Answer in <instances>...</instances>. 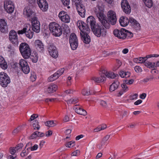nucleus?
I'll use <instances>...</instances> for the list:
<instances>
[{
	"instance_id": "f257e3e1",
	"label": "nucleus",
	"mask_w": 159,
	"mask_h": 159,
	"mask_svg": "<svg viewBox=\"0 0 159 159\" xmlns=\"http://www.w3.org/2000/svg\"><path fill=\"white\" fill-rule=\"evenodd\" d=\"M104 7L103 5L99 3L97 4L96 7L94 9L97 16L99 20L102 25L106 28L109 27V24L107 22L105 16L104 14Z\"/></svg>"
},
{
	"instance_id": "f03ea898",
	"label": "nucleus",
	"mask_w": 159,
	"mask_h": 159,
	"mask_svg": "<svg viewBox=\"0 0 159 159\" xmlns=\"http://www.w3.org/2000/svg\"><path fill=\"white\" fill-rule=\"evenodd\" d=\"M20 52L24 58L27 59L31 55V50L29 45L26 43H22L19 47Z\"/></svg>"
},
{
	"instance_id": "7ed1b4c3",
	"label": "nucleus",
	"mask_w": 159,
	"mask_h": 159,
	"mask_svg": "<svg viewBox=\"0 0 159 159\" xmlns=\"http://www.w3.org/2000/svg\"><path fill=\"white\" fill-rule=\"evenodd\" d=\"M50 32L56 37H59L62 34V30L60 25L55 22L50 23L49 25Z\"/></svg>"
},
{
	"instance_id": "20e7f679",
	"label": "nucleus",
	"mask_w": 159,
	"mask_h": 159,
	"mask_svg": "<svg viewBox=\"0 0 159 159\" xmlns=\"http://www.w3.org/2000/svg\"><path fill=\"white\" fill-rule=\"evenodd\" d=\"M92 30L94 34L98 37H104L107 35L106 30L102 26L98 25Z\"/></svg>"
},
{
	"instance_id": "39448f33",
	"label": "nucleus",
	"mask_w": 159,
	"mask_h": 159,
	"mask_svg": "<svg viewBox=\"0 0 159 159\" xmlns=\"http://www.w3.org/2000/svg\"><path fill=\"white\" fill-rule=\"evenodd\" d=\"M10 83V79L8 75L3 72H0V84L6 87Z\"/></svg>"
},
{
	"instance_id": "423d86ee",
	"label": "nucleus",
	"mask_w": 159,
	"mask_h": 159,
	"mask_svg": "<svg viewBox=\"0 0 159 159\" xmlns=\"http://www.w3.org/2000/svg\"><path fill=\"white\" fill-rule=\"evenodd\" d=\"M67 70V67H66L59 69L53 75H51L48 78V80L49 81L51 82L56 80L63 73L66 72Z\"/></svg>"
},
{
	"instance_id": "0eeeda50",
	"label": "nucleus",
	"mask_w": 159,
	"mask_h": 159,
	"mask_svg": "<svg viewBox=\"0 0 159 159\" xmlns=\"http://www.w3.org/2000/svg\"><path fill=\"white\" fill-rule=\"evenodd\" d=\"M4 8L7 13H12L14 10L13 2L11 0H5L4 2Z\"/></svg>"
},
{
	"instance_id": "6e6552de",
	"label": "nucleus",
	"mask_w": 159,
	"mask_h": 159,
	"mask_svg": "<svg viewBox=\"0 0 159 159\" xmlns=\"http://www.w3.org/2000/svg\"><path fill=\"white\" fill-rule=\"evenodd\" d=\"M20 68L25 74H28L30 71V68L26 60L24 59H20L19 62Z\"/></svg>"
},
{
	"instance_id": "1a4fd4ad",
	"label": "nucleus",
	"mask_w": 159,
	"mask_h": 159,
	"mask_svg": "<svg viewBox=\"0 0 159 159\" xmlns=\"http://www.w3.org/2000/svg\"><path fill=\"white\" fill-rule=\"evenodd\" d=\"M31 26L32 30L36 33H38L40 31V24L36 16L32 18Z\"/></svg>"
},
{
	"instance_id": "9d476101",
	"label": "nucleus",
	"mask_w": 159,
	"mask_h": 159,
	"mask_svg": "<svg viewBox=\"0 0 159 159\" xmlns=\"http://www.w3.org/2000/svg\"><path fill=\"white\" fill-rule=\"evenodd\" d=\"M69 43L71 48L73 50H75L78 46V41L77 36L74 33H72L70 36Z\"/></svg>"
},
{
	"instance_id": "9b49d317",
	"label": "nucleus",
	"mask_w": 159,
	"mask_h": 159,
	"mask_svg": "<svg viewBox=\"0 0 159 159\" xmlns=\"http://www.w3.org/2000/svg\"><path fill=\"white\" fill-rule=\"evenodd\" d=\"M108 20L112 25H115L116 21V16L115 11L112 10H110L107 13Z\"/></svg>"
},
{
	"instance_id": "f8f14e48",
	"label": "nucleus",
	"mask_w": 159,
	"mask_h": 159,
	"mask_svg": "<svg viewBox=\"0 0 159 159\" xmlns=\"http://www.w3.org/2000/svg\"><path fill=\"white\" fill-rule=\"evenodd\" d=\"M37 3L40 10L43 12L47 11L48 5L46 0H37Z\"/></svg>"
},
{
	"instance_id": "ddd939ff",
	"label": "nucleus",
	"mask_w": 159,
	"mask_h": 159,
	"mask_svg": "<svg viewBox=\"0 0 159 159\" xmlns=\"http://www.w3.org/2000/svg\"><path fill=\"white\" fill-rule=\"evenodd\" d=\"M58 16L60 19L63 22L67 23L70 22V17L66 12L61 11L59 12Z\"/></svg>"
},
{
	"instance_id": "4468645a",
	"label": "nucleus",
	"mask_w": 159,
	"mask_h": 159,
	"mask_svg": "<svg viewBox=\"0 0 159 159\" xmlns=\"http://www.w3.org/2000/svg\"><path fill=\"white\" fill-rule=\"evenodd\" d=\"M23 14L25 17L29 19L31 18L32 16L34 15L35 13L30 6H28L24 8Z\"/></svg>"
},
{
	"instance_id": "2eb2a0df",
	"label": "nucleus",
	"mask_w": 159,
	"mask_h": 159,
	"mask_svg": "<svg viewBox=\"0 0 159 159\" xmlns=\"http://www.w3.org/2000/svg\"><path fill=\"white\" fill-rule=\"evenodd\" d=\"M121 7L123 11L126 14L130 13L131 8L127 0H122L121 2Z\"/></svg>"
},
{
	"instance_id": "dca6fc26",
	"label": "nucleus",
	"mask_w": 159,
	"mask_h": 159,
	"mask_svg": "<svg viewBox=\"0 0 159 159\" xmlns=\"http://www.w3.org/2000/svg\"><path fill=\"white\" fill-rule=\"evenodd\" d=\"M125 32L126 30L122 28L120 30H115L113 31V34L116 37L119 39H125Z\"/></svg>"
},
{
	"instance_id": "f3484780",
	"label": "nucleus",
	"mask_w": 159,
	"mask_h": 159,
	"mask_svg": "<svg viewBox=\"0 0 159 159\" xmlns=\"http://www.w3.org/2000/svg\"><path fill=\"white\" fill-rule=\"evenodd\" d=\"M89 33V29L87 28L86 31L84 32H80L82 39L84 42L86 44H88L90 42V38L88 35Z\"/></svg>"
},
{
	"instance_id": "a211bd4d",
	"label": "nucleus",
	"mask_w": 159,
	"mask_h": 159,
	"mask_svg": "<svg viewBox=\"0 0 159 159\" xmlns=\"http://www.w3.org/2000/svg\"><path fill=\"white\" fill-rule=\"evenodd\" d=\"M48 52L50 55L53 58L58 57V54L56 47L54 45H50L48 48Z\"/></svg>"
},
{
	"instance_id": "6ab92c4d",
	"label": "nucleus",
	"mask_w": 159,
	"mask_h": 159,
	"mask_svg": "<svg viewBox=\"0 0 159 159\" xmlns=\"http://www.w3.org/2000/svg\"><path fill=\"white\" fill-rule=\"evenodd\" d=\"M9 38L11 41L13 43H16L18 42V37L17 33L14 30L10 31L9 33Z\"/></svg>"
},
{
	"instance_id": "aec40b11",
	"label": "nucleus",
	"mask_w": 159,
	"mask_h": 159,
	"mask_svg": "<svg viewBox=\"0 0 159 159\" xmlns=\"http://www.w3.org/2000/svg\"><path fill=\"white\" fill-rule=\"evenodd\" d=\"M34 43L35 48L38 51L41 52L43 50L44 45L41 41L37 39L34 41Z\"/></svg>"
},
{
	"instance_id": "412c9836",
	"label": "nucleus",
	"mask_w": 159,
	"mask_h": 159,
	"mask_svg": "<svg viewBox=\"0 0 159 159\" xmlns=\"http://www.w3.org/2000/svg\"><path fill=\"white\" fill-rule=\"evenodd\" d=\"M8 26L6 21L4 19H0V31L2 33L7 32Z\"/></svg>"
},
{
	"instance_id": "4be33fe9",
	"label": "nucleus",
	"mask_w": 159,
	"mask_h": 159,
	"mask_svg": "<svg viewBox=\"0 0 159 159\" xmlns=\"http://www.w3.org/2000/svg\"><path fill=\"white\" fill-rule=\"evenodd\" d=\"M130 23L132 27L135 30H139L140 29L141 27L139 23L134 18H129Z\"/></svg>"
},
{
	"instance_id": "5701e85b",
	"label": "nucleus",
	"mask_w": 159,
	"mask_h": 159,
	"mask_svg": "<svg viewBox=\"0 0 159 159\" xmlns=\"http://www.w3.org/2000/svg\"><path fill=\"white\" fill-rule=\"evenodd\" d=\"M76 8L79 15L82 17H84L85 16V11L84 6L82 5L78 4L76 5Z\"/></svg>"
},
{
	"instance_id": "b1692460",
	"label": "nucleus",
	"mask_w": 159,
	"mask_h": 159,
	"mask_svg": "<svg viewBox=\"0 0 159 159\" xmlns=\"http://www.w3.org/2000/svg\"><path fill=\"white\" fill-rule=\"evenodd\" d=\"M77 26L80 30V32H84L86 31L87 28H88L85 23L81 20H79L77 22Z\"/></svg>"
},
{
	"instance_id": "393cba45",
	"label": "nucleus",
	"mask_w": 159,
	"mask_h": 159,
	"mask_svg": "<svg viewBox=\"0 0 159 159\" xmlns=\"http://www.w3.org/2000/svg\"><path fill=\"white\" fill-rule=\"evenodd\" d=\"M119 22L122 26L125 27L130 23L129 18L128 19L126 17L121 16L119 19Z\"/></svg>"
},
{
	"instance_id": "a878e982",
	"label": "nucleus",
	"mask_w": 159,
	"mask_h": 159,
	"mask_svg": "<svg viewBox=\"0 0 159 159\" xmlns=\"http://www.w3.org/2000/svg\"><path fill=\"white\" fill-rule=\"evenodd\" d=\"M23 144L20 143L17 145L16 147L11 148L10 149V152L13 155L15 153L20 150L22 147Z\"/></svg>"
},
{
	"instance_id": "bb28decb",
	"label": "nucleus",
	"mask_w": 159,
	"mask_h": 159,
	"mask_svg": "<svg viewBox=\"0 0 159 159\" xmlns=\"http://www.w3.org/2000/svg\"><path fill=\"white\" fill-rule=\"evenodd\" d=\"M87 22L88 25L91 26L92 30L96 25L95 19L92 16H89L88 17Z\"/></svg>"
},
{
	"instance_id": "cd10ccee",
	"label": "nucleus",
	"mask_w": 159,
	"mask_h": 159,
	"mask_svg": "<svg viewBox=\"0 0 159 159\" xmlns=\"http://www.w3.org/2000/svg\"><path fill=\"white\" fill-rule=\"evenodd\" d=\"M100 77H93L92 80L95 82L97 83H100L103 82L106 80V78L104 75L102 73V71L99 74Z\"/></svg>"
},
{
	"instance_id": "c85d7f7f",
	"label": "nucleus",
	"mask_w": 159,
	"mask_h": 159,
	"mask_svg": "<svg viewBox=\"0 0 159 159\" xmlns=\"http://www.w3.org/2000/svg\"><path fill=\"white\" fill-rule=\"evenodd\" d=\"M73 108L75 112L78 114L84 116L85 115L87 114L86 111L81 108L80 106L75 105L74 106Z\"/></svg>"
},
{
	"instance_id": "c756f323",
	"label": "nucleus",
	"mask_w": 159,
	"mask_h": 159,
	"mask_svg": "<svg viewBox=\"0 0 159 159\" xmlns=\"http://www.w3.org/2000/svg\"><path fill=\"white\" fill-rule=\"evenodd\" d=\"M102 73L106 77L113 79L115 78L116 75L113 72L111 71H109L105 70H102Z\"/></svg>"
},
{
	"instance_id": "7c9ffc66",
	"label": "nucleus",
	"mask_w": 159,
	"mask_h": 159,
	"mask_svg": "<svg viewBox=\"0 0 159 159\" xmlns=\"http://www.w3.org/2000/svg\"><path fill=\"white\" fill-rule=\"evenodd\" d=\"M63 97L64 99L68 105L72 104H74L78 102V98H68V97L66 98L65 95H64Z\"/></svg>"
},
{
	"instance_id": "2f4dec72",
	"label": "nucleus",
	"mask_w": 159,
	"mask_h": 159,
	"mask_svg": "<svg viewBox=\"0 0 159 159\" xmlns=\"http://www.w3.org/2000/svg\"><path fill=\"white\" fill-rule=\"evenodd\" d=\"M57 85L51 84L48 86L47 91L49 93H53L57 90Z\"/></svg>"
},
{
	"instance_id": "473e14b6",
	"label": "nucleus",
	"mask_w": 159,
	"mask_h": 159,
	"mask_svg": "<svg viewBox=\"0 0 159 159\" xmlns=\"http://www.w3.org/2000/svg\"><path fill=\"white\" fill-rule=\"evenodd\" d=\"M30 29V26L29 24H25L24 26L23 29L19 30L18 31L17 33L19 34H22L25 33V32L27 31Z\"/></svg>"
},
{
	"instance_id": "72a5a7b5",
	"label": "nucleus",
	"mask_w": 159,
	"mask_h": 159,
	"mask_svg": "<svg viewBox=\"0 0 159 159\" xmlns=\"http://www.w3.org/2000/svg\"><path fill=\"white\" fill-rule=\"evenodd\" d=\"M0 66L3 69H6L8 66L7 62L2 56H0Z\"/></svg>"
},
{
	"instance_id": "f704fd0d",
	"label": "nucleus",
	"mask_w": 159,
	"mask_h": 159,
	"mask_svg": "<svg viewBox=\"0 0 159 159\" xmlns=\"http://www.w3.org/2000/svg\"><path fill=\"white\" fill-rule=\"evenodd\" d=\"M119 74L120 77L122 78H129L130 75V72L128 71L125 72L123 70L120 71Z\"/></svg>"
},
{
	"instance_id": "c9c22d12",
	"label": "nucleus",
	"mask_w": 159,
	"mask_h": 159,
	"mask_svg": "<svg viewBox=\"0 0 159 159\" xmlns=\"http://www.w3.org/2000/svg\"><path fill=\"white\" fill-rule=\"evenodd\" d=\"M119 82L118 81L114 82L110 86V91H113L117 89L119 86Z\"/></svg>"
},
{
	"instance_id": "e433bc0d",
	"label": "nucleus",
	"mask_w": 159,
	"mask_h": 159,
	"mask_svg": "<svg viewBox=\"0 0 159 159\" xmlns=\"http://www.w3.org/2000/svg\"><path fill=\"white\" fill-rule=\"evenodd\" d=\"M144 65L150 69L155 68V63L150 61H146L144 63Z\"/></svg>"
},
{
	"instance_id": "4c0bfd02",
	"label": "nucleus",
	"mask_w": 159,
	"mask_h": 159,
	"mask_svg": "<svg viewBox=\"0 0 159 159\" xmlns=\"http://www.w3.org/2000/svg\"><path fill=\"white\" fill-rule=\"evenodd\" d=\"M45 125L49 127H52L55 126L57 125L56 121L53 120H49L46 122L45 123Z\"/></svg>"
},
{
	"instance_id": "58836bf2",
	"label": "nucleus",
	"mask_w": 159,
	"mask_h": 159,
	"mask_svg": "<svg viewBox=\"0 0 159 159\" xmlns=\"http://www.w3.org/2000/svg\"><path fill=\"white\" fill-rule=\"evenodd\" d=\"M146 6L148 8L151 7L153 5L152 0H142Z\"/></svg>"
},
{
	"instance_id": "ea45409f",
	"label": "nucleus",
	"mask_w": 159,
	"mask_h": 159,
	"mask_svg": "<svg viewBox=\"0 0 159 159\" xmlns=\"http://www.w3.org/2000/svg\"><path fill=\"white\" fill-rule=\"evenodd\" d=\"M144 57H139L135 58L134 59V61L137 63H142L145 62V60Z\"/></svg>"
},
{
	"instance_id": "a19ab883",
	"label": "nucleus",
	"mask_w": 159,
	"mask_h": 159,
	"mask_svg": "<svg viewBox=\"0 0 159 159\" xmlns=\"http://www.w3.org/2000/svg\"><path fill=\"white\" fill-rule=\"evenodd\" d=\"M30 59L34 63L36 62L38 60V56L37 54L36 53H33L30 57Z\"/></svg>"
},
{
	"instance_id": "79ce46f5",
	"label": "nucleus",
	"mask_w": 159,
	"mask_h": 159,
	"mask_svg": "<svg viewBox=\"0 0 159 159\" xmlns=\"http://www.w3.org/2000/svg\"><path fill=\"white\" fill-rule=\"evenodd\" d=\"M25 33L26 37L29 39H31L32 38L34 34V33L31 31L30 29L25 32Z\"/></svg>"
},
{
	"instance_id": "37998d69",
	"label": "nucleus",
	"mask_w": 159,
	"mask_h": 159,
	"mask_svg": "<svg viewBox=\"0 0 159 159\" xmlns=\"http://www.w3.org/2000/svg\"><path fill=\"white\" fill-rule=\"evenodd\" d=\"M75 145V142L74 141L67 142L65 144L66 147L68 148H71Z\"/></svg>"
},
{
	"instance_id": "c03bdc74",
	"label": "nucleus",
	"mask_w": 159,
	"mask_h": 159,
	"mask_svg": "<svg viewBox=\"0 0 159 159\" xmlns=\"http://www.w3.org/2000/svg\"><path fill=\"white\" fill-rule=\"evenodd\" d=\"M73 92V91L70 89H69L67 90L64 92L62 94V97L64 98L63 96L64 95H65L66 98H67V97H68V98L70 97L69 94L72 93Z\"/></svg>"
},
{
	"instance_id": "a18cd8bd",
	"label": "nucleus",
	"mask_w": 159,
	"mask_h": 159,
	"mask_svg": "<svg viewBox=\"0 0 159 159\" xmlns=\"http://www.w3.org/2000/svg\"><path fill=\"white\" fill-rule=\"evenodd\" d=\"M99 102L100 104L104 108H108L110 106V104H107L105 101L102 100L100 101Z\"/></svg>"
},
{
	"instance_id": "49530a36",
	"label": "nucleus",
	"mask_w": 159,
	"mask_h": 159,
	"mask_svg": "<svg viewBox=\"0 0 159 159\" xmlns=\"http://www.w3.org/2000/svg\"><path fill=\"white\" fill-rule=\"evenodd\" d=\"M127 84L123 82V83L121 84V87L123 91H124L125 93L127 92L129 90V88L128 86L127 85Z\"/></svg>"
},
{
	"instance_id": "de8ad7c7",
	"label": "nucleus",
	"mask_w": 159,
	"mask_h": 159,
	"mask_svg": "<svg viewBox=\"0 0 159 159\" xmlns=\"http://www.w3.org/2000/svg\"><path fill=\"white\" fill-rule=\"evenodd\" d=\"M32 125L34 129L39 130V129L40 126L39 125V122L35 120L34 121Z\"/></svg>"
},
{
	"instance_id": "09e8293b",
	"label": "nucleus",
	"mask_w": 159,
	"mask_h": 159,
	"mask_svg": "<svg viewBox=\"0 0 159 159\" xmlns=\"http://www.w3.org/2000/svg\"><path fill=\"white\" fill-rule=\"evenodd\" d=\"M22 129V125H20L17 128L15 129L13 131L12 133L13 134L15 135L18 133Z\"/></svg>"
},
{
	"instance_id": "8fccbe9b",
	"label": "nucleus",
	"mask_w": 159,
	"mask_h": 159,
	"mask_svg": "<svg viewBox=\"0 0 159 159\" xmlns=\"http://www.w3.org/2000/svg\"><path fill=\"white\" fill-rule=\"evenodd\" d=\"M63 4L65 6L67 7V8L69 9L70 7L69 6L70 3V0H61Z\"/></svg>"
},
{
	"instance_id": "3c124183",
	"label": "nucleus",
	"mask_w": 159,
	"mask_h": 159,
	"mask_svg": "<svg viewBox=\"0 0 159 159\" xmlns=\"http://www.w3.org/2000/svg\"><path fill=\"white\" fill-rule=\"evenodd\" d=\"M81 93L84 95H88L91 94L89 89L86 88H84L82 90Z\"/></svg>"
},
{
	"instance_id": "603ef678",
	"label": "nucleus",
	"mask_w": 159,
	"mask_h": 159,
	"mask_svg": "<svg viewBox=\"0 0 159 159\" xmlns=\"http://www.w3.org/2000/svg\"><path fill=\"white\" fill-rule=\"evenodd\" d=\"M37 78L36 74L34 72H31L30 73V79L32 82L35 81Z\"/></svg>"
},
{
	"instance_id": "864d4df0",
	"label": "nucleus",
	"mask_w": 159,
	"mask_h": 159,
	"mask_svg": "<svg viewBox=\"0 0 159 159\" xmlns=\"http://www.w3.org/2000/svg\"><path fill=\"white\" fill-rule=\"evenodd\" d=\"M39 133V131L34 132L30 136V138L31 139H34L38 137V134Z\"/></svg>"
},
{
	"instance_id": "5fc2aeb1",
	"label": "nucleus",
	"mask_w": 159,
	"mask_h": 159,
	"mask_svg": "<svg viewBox=\"0 0 159 159\" xmlns=\"http://www.w3.org/2000/svg\"><path fill=\"white\" fill-rule=\"evenodd\" d=\"M133 36V34L130 32L126 30V32L125 33V38L126 37L128 38H131Z\"/></svg>"
},
{
	"instance_id": "6e6d98bb",
	"label": "nucleus",
	"mask_w": 159,
	"mask_h": 159,
	"mask_svg": "<svg viewBox=\"0 0 159 159\" xmlns=\"http://www.w3.org/2000/svg\"><path fill=\"white\" fill-rule=\"evenodd\" d=\"M138 97V94L135 93L129 96V98L131 100H135L137 99Z\"/></svg>"
},
{
	"instance_id": "4d7b16f0",
	"label": "nucleus",
	"mask_w": 159,
	"mask_h": 159,
	"mask_svg": "<svg viewBox=\"0 0 159 159\" xmlns=\"http://www.w3.org/2000/svg\"><path fill=\"white\" fill-rule=\"evenodd\" d=\"M134 80L131 79L129 80H124L123 82L127 84L131 85L134 82Z\"/></svg>"
},
{
	"instance_id": "13d9d810",
	"label": "nucleus",
	"mask_w": 159,
	"mask_h": 159,
	"mask_svg": "<svg viewBox=\"0 0 159 159\" xmlns=\"http://www.w3.org/2000/svg\"><path fill=\"white\" fill-rule=\"evenodd\" d=\"M29 148H28L26 150L25 149L23 150L22 152L20 154V155L22 157H24L27 155L28 153V150L29 149Z\"/></svg>"
},
{
	"instance_id": "bf43d9fd",
	"label": "nucleus",
	"mask_w": 159,
	"mask_h": 159,
	"mask_svg": "<svg viewBox=\"0 0 159 159\" xmlns=\"http://www.w3.org/2000/svg\"><path fill=\"white\" fill-rule=\"evenodd\" d=\"M134 69L137 73H140L142 71V68L139 66H136L134 67Z\"/></svg>"
},
{
	"instance_id": "052dcab7",
	"label": "nucleus",
	"mask_w": 159,
	"mask_h": 159,
	"mask_svg": "<svg viewBox=\"0 0 159 159\" xmlns=\"http://www.w3.org/2000/svg\"><path fill=\"white\" fill-rule=\"evenodd\" d=\"M106 144L104 143L101 141L100 143L97 145V148L99 149H101L103 148L104 146Z\"/></svg>"
},
{
	"instance_id": "680f3d73",
	"label": "nucleus",
	"mask_w": 159,
	"mask_h": 159,
	"mask_svg": "<svg viewBox=\"0 0 159 159\" xmlns=\"http://www.w3.org/2000/svg\"><path fill=\"white\" fill-rule=\"evenodd\" d=\"M117 65L116 66V67H115L113 68V70H116L120 67V66H121V62L119 60H117Z\"/></svg>"
},
{
	"instance_id": "e2e57ef3",
	"label": "nucleus",
	"mask_w": 159,
	"mask_h": 159,
	"mask_svg": "<svg viewBox=\"0 0 159 159\" xmlns=\"http://www.w3.org/2000/svg\"><path fill=\"white\" fill-rule=\"evenodd\" d=\"M38 117V115L37 114H33L31 116L29 120V121L31 122L34 119H36Z\"/></svg>"
},
{
	"instance_id": "0e129e2a",
	"label": "nucleus",
	"mask_w": 159,
	"mask_h": 159,
	"mask_svg": "<svg viewBox=\"0 0 159 159\" xmlns=\"http://www.w3.org/2000/svg\"><path fill=\"white\" fill-rule=\"evenodd\" d=\"M80 153V151L78 150H76L74 151L71 154V156H76L78 155H79Z\"/></svg>"
},
{
	"instance_id": "69168bd1",
	"label": "nucleus",
	"mask_w": 159,
	"mask_h": 159,
	"mask_svg": "<svg viewBox=\"0 0 159 159\" xmlns=\"http://www.w3.org/2000/svg\"><path fill=\"white\" fill-rule=\"evenodd\" d=\"M38 145L37 144H35L33 146L29 148L31 151H35L37 150L38 148Z\"/></svg>"
},
{
	"instance_id": "338daca9",
	"label": "nucleus",
	"mask_w": 159,
	"mask_h": 159,
	"mask_svg": "<svg viewBox=\"0 0 159 159\" xmlns=\"http://www.w3.org/2000/svg\"><path fill=\"white\" fill-rule=\"evenodd\" d=\"M110 137V135H107L103 138L102 141L106 144V142L108 140Z\"/></svg>"
},
{
	"instance_id": "774afa93",
	"label": "nucleus",
	"mask_w": 159,
	"mask_h": 159,
	"mask_svg": "<svg viewBox=\"0 0 159 159\" xmlns=\"http://www.w3.org/2000/svg\"><path fill=\"white\" fill-rule=\"evenodd\" d=\"M153 77L152 76H150V77H147L143 80V81L144 82H147L153 79Z\"/></svg>"
}]
</instances>
